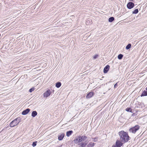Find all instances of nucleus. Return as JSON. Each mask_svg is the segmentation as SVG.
<instances>
[{"mask_svg": "<svg viewBox=\"0 0 147 147\" xmlns=\"http://www.w3.org/2000/svg\"><path fill=\"white\" fill-rule=\"evenodd\" d=\"M51 93V91L50 89L47 90L45 93H44L43 95L44 97L47 98L49 96Z\"/></svg>", "mask_w": 147, "mask_h": 147, "instance_id": "39448f33", "label": "nucleus"}, {"mask_svg": "<svg viewBox=\"0 0 147 147\" xmlns=\"http://www.w3.org/2000/svg\"><path fill=\"white\" fill-rule=\"evenodd\" d=\"M34 89H33V88H31L29 90V92H32V91H33L34 90Z\"/></svg>", "mask_w": 147, "mask_h": 147, "instance_id": "b1692460", "label": "nucleus"}, {"mask_svg": "<svg viewBox=\"0 0 147 147\" xmlns=\"http://www.w3.org/2000/svg\"><path fill=\"white\" fill-rule=\"evenodd\" d=\"M147 96V91L144 90L141 95V96Z\"/></svg>", "mask_w": 147, "mask_h": 147, "instance_id": "4468645a", "label": "nucleus"}, {"mask_svg": "<svg viewBox=\"0 0 147 147\" xmlns=\"http://www.w3.org/2000/svg\"><path fill=\"white\" fill-rule=\"evenodd\" d=\"M137 115V112L136 113H134L132 114V116L136 115Z\"/></svg>", "mask_w": 147, "mask_h": 147, "instance_id": "393cba45", "label": "nucleus"}, {"mask_svg": "<svg viewBox=\"0 0 147 147\" xmlns=\"http://www.w3.org/2000/svg\"><path fill=\"white\" fill-rule=\"evenodd\" d=\"M140 127L138 125H136L134 127L130 128L129 129L130 132L135 134L137 131L139 130Z\"/></svg>", "mask_w": 147, "mask_h": 147, "instance_id": "7ed1b4c3", "label": "nucleus"}, {"mask_svg": "<svg viewBox=\"0 0 147 147\" xmlns=\"http://www.w3.org/2000/svg\"><path fill=\"white\" fill-rule=\"evenodd\" d=\"M118 134L120 137V140L122 142L125 143L129 140L130 137L128 134L124 131L119 132Z\"/></svg>", "mask_w": 147, "mask_h": 147, "instance_id": "f03ea898", "label": "nucleus"}, {"mask_svg": "<svg viewBox=\"0 0 147 147\" xmlns=\"http://www.w3.org/2000/svg\"><path fill=\"white\" fill-rule=\"evenodd\" d=\"M117 86V83H116L115 85H114V87L115 88H116Z\"/></svg>", "mask_w": 147, "mask_h": 147, "instance_id": "a878e982", "label": "nucleus"}, {"mask_svg": "<svg viewBox=\"0 0 147 147\" xmlns=\"http://www.w3.org/2000/svg\"><path fill=\"white\" fill-rule=\"evenodd\" d=\"M37 143V141L34 142L32 144V146L33 147L35 146L36 145V143Z\"/></svg>", "mask_w": 147, "mask_h": 147, "instance_id": "4be33fe9", "label": "nucleus"}, {"mask_svg": "<svg viewBox=\"0 0 147 147\" xmlns=\"http://www.w3.org/2000/svg\"><path fill=\"white\" fill-rule=\"evenodd\" d=\"M65 134L62 133L58 136V139L59 140H61L63 139L65 136Z\"/></svg>", "mask_w": 147, "mask_h": 147, "instance_id": "9d476101", "label": "nucleus"}, {"mask_svg": "<svg viewBox=\"0 0 147 147\" xmlns=\"http://www.w3.org/2000/svg\"><path fill=\"white\" fill-rule=\"evenodd\" d=\"M18 118L15 119L11 122L10 124L11 127H13L18 125L20 122V121L18 119Z\"/></svg>", "mask_w": 147, "mask_h": 147, "instance_id": "20e7f679", "label": "nucleus"}, {"mask_svg": "<svg viewBox=\"0 0 147 147\" xmlns=\"http://www.w3.org/2000/svg\"><path fill=\"white\" fill-rule=\"evenodd\" d=\"M134 4L133 3L129 2L128 3L127 7L128 9H131L134 7Z\"/></svg>", "mask_w": 147, "mask_h": 147, "instance_id": "423d86ee", "label": "nucleus"}, {"mask_svg": "<svg viewBox=\"0 0 147 147\" xmlns=\"http://www.w3.org/2000/svg\"><path fill=\"white\" fill-rule=\"evenodd\" d=\"M120 140H117L115 144L119 147H121L123 144V143Z\"/></svg>", "mask_w": 147, "mask_h": 147, "instance_id": "0eeeda50", "label": "nucleus"}, {"mask_svg": "<svg viewBox=\"0 0 147 147\" xmlns=\"http://www.w3.org/2000/svg\"><path fill=\"white\" fill-rule=\"evenodd\" d=\"M125 110L128 112H132V109L130 108H127L125 109Z\"/></svg>", "mask_w": 147, "mask_h": 147, "instance_id": "6ab92c4d", "label": "nucleus"}, {"mask_svg": "<svg viewBox=\"0 0 147 147\" xmlns=\"http://www.w3.org/2000/svg\"><path fill=\"white\" fill-rule=\"evenodd\" d=\"M131 45L130 44H128L126 47V49H128L131 48Z\"/></svg>", "mask_w": 147, "mask_h": 147, "instance_id": "aec40b11", "label": "nucleus"}, {"mask_svg": "<svg viewBox=\"0 0 147 147\" xmlns=\"http://www.w3.org/2000/svg\"><path fill=\"white\" fill-rule=\"evenodd\" d=\"M123 56V55L122 54H120L118 55V58L119 59H122Z\"/></svg>", "mask_w": 147, "mask_h": 147, "instance_id": "a211bd4d", "label": "nucleus"}, {"mask_svg": "<svg viewBox=\"0 0 147 147\" xmlns=\"http://www.w3.org/2000/svg\"><path fill=\"white\" fill-rule=\"evenodd\" d=\"M37 113L36 111H34L32 112V116L33 117H34L37 115Z\"/></svg>", "mask_w": 147, "mask_h": 147, "instance_id": "2eb2a0df", "label": "nucleus"}, {"mask_svg": "<svg viewBox=\"0 0 147 147\" xmlns=\"http://www.w3.org/2000/svg\"><path fill=\"white\" fill-rule=\"evenodd\" d=\"M30 111V109H27L23 111L22 113V114L23 115H25L28 114Z\"/></svg>", "mask_w": 147, "mask_h": 147, "instance_id": "9b49d317", "label": "nucleus"}, {"mask_svg": "<svg viewBox=\"0 0 147 147\" xmlns=\"http://www.w3.org/2000/svg\"><path fill=\"white\" fill-rule=\"evenodd\" d=\"M92 139H93V140L94 141H96L95 140L96 139H97V138H92Z\"/></svg>", "mask_w": 147, "mask_h": 147, "instance_id": "bb28decb", "label": "nucleus"}, {"mask_svg": "<svg viewBox=\"0 0 147 147\" xmlns=\"http://www.w3.org/2000/svg\"><path fill=\"white\" fill-rule=\"evenodd\" d=\"M110 68V66L109 65H107L104 69V72L105 73H107L108 71Z\"/></svg>", "mask_w": 147, "mask_h": 147, "instance_id": "1a4fd4ad", "label": "nucleus"}, {"mask_svg": "<svg viewBox=\"0 0 147 147\" xmlns=\"http://www.w3.org/2000/svg\"><path fill=\"white\" fill-rule=\"evenodd\" d=\"M138 12V9H135L134 11H133V13L134 14H136Z\"/></svg>", "mask_w": 147, "mask_h": 147, "instance_id": "412c9836", "label": "nucleus"}, {"mask_svg": "<svg viewBox=\"0 0 147 147\" xmlns=\"http://www.w3.org/2000/svg\"><path fill=\"white\" fill-rule=\"evenodd\" d=\"M87 138V137L85 136H78L76 139L74 140V141L76 144L80 143L79 144L80 145V147H85L87 145V143L86 141L83 142L85 141Z\"/></svg>", "mask_w": 147, "mask_h": 147, "instance_id": "f257e3e1", "label": "nucleus"}, {"mask_svg": "<svg viewBox=\"0 0 147 147\" xmlns=\"http://www.w3.org/2000/svg\"><path fill=\"white\" fill-rule=\"evenodd\" d=\"M114 20V18L113 17H111L108 20L109 22H112Z\"/></svg>", "mask_w": 147, "mask_h": 147, "instance_id": "f3484780", "label": "nucleus"}, {"mask_svg": "<svg viewBox=\"0 0 147 147\" xmlns=\"http://www.w3.org/2000/svg\"><path fill=\"white\" fill-rule=\"evenodd\" d=\"M94 93L93 92H90L88 94L86 98H90L94 95Z\"/></svg>", "mask_w": 147, "mask_h": 147, "instance_id": "6e6552de", "label": "nucleus"}, {"mask_svg": "<svg viewBox=\"0 0 147 147\" xmlns=\"http://www.w3.org/2000/svg\"><path fill=\"white\" fill-rule=\"evenodd\" d=\"M146 90H147V87H146Z\"/></svg>", "mask_w": 147, "mask_h": 147, "instance_id": "cd10ccee", "label": "nucleus"}, {"mask_svg": "<svg viewBox=\"0 0 147 147\" xmlns=\"http://www.w3.org/2000/svg\"><path fill=\"white\" fill-rule=\"evenodd\" d=\"M61 85V84L60 82H57L56 84V86L57 88H59L60 87Z\"/></svg>", "mask_w": 147, "mask_h": 147, "instance_id": "dca6fc26", "label": "nucleus"}, {"mask_svg": "<svg viewBox=\"0 0 147 147\" xmlns=\"http://www.w3.org/2000/svg\"><path fill=\"white\" fill-rule=\"evenodd\" d=\"M98 57V55H95L93 57V58L94 59H96V58L97 57Z\"/></svg>", "mask_w": 147, "mask_h": 147, "instance_id": "5701e85b", "label": "nucleus"}, {"mask_svg": "<svg viewBox=\"0 0 147 147\" xmlns=\"http://www.w3.org/2000/svg\"><path fill=\"white\" fill-rule=\"evenodd\" d=\"M95 144L92 142H90L87 145L88 147H93Z\"/></svg>", "mask_w": 147, "mask_h": 147, "instance_id": "ddd939ff", "label": "nucleus"}, {"mask_svg": "<svg viewBox=\"0 0 147 147\" xmlns=\"http://www.w3.org/2000/svg\"><path fill=\"white\" fill-rule=\"evenodd\" d=\"M73 133L72 131H69L66 132V136L67 137L69 136Z\"/></svg>", "mask_w": 147, "mask_h": 147, "instance_id": "f8f14e48", "label": "nucleus"}]
</instances>
